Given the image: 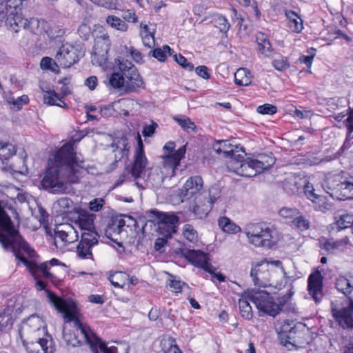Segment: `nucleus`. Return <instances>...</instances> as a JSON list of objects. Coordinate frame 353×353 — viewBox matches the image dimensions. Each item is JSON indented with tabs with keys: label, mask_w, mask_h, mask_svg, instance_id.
<instances>
[{
	"label": "nucleus",
	"mask_w": 353,
	"mask_h": 353,
	"mask_svg": "<svg viewBox=\"0 0 353 353\" xmlns=\"http://www.w3.org/2000/svg\"><path fill=\"white\" fill-rule=\"evenodd\" d=\"M85 169L84 161L77 156L73 144L67 143L55 152L54 162L46 169L41 185L53 194L68 193L70 185L79 183Z\"/></svg>",
	"instance_id": "f257e3e1"
},
{
	"label": "nucleus",
	"mask_w": 353,
	"mask_h": 353,
	"mask_svg": "<svg viewBox=\"0 0 353 353\" xmlns=\"http://www.w3.org/2000/svg\"><path fill=\"white\" fill-rule=\"evenodd\" d=\"M50 303L63 314L65 323H74V330H63V337L67 345L72 347L80 345L83 341L89 345L92 353H117L115 346L108 347L105 341L98 337L85 323L79 318L77 303L71 299H63L55 294L48 292Z\"/></svg>",
	"instance_id": "f03ea898"
},
{
	"label": "nucleus",
	"mask_w": 353,
	"mask_h": 353,
	"mask_svg": "<svg viewBox=\"0 0 353 353\" xmlns=\"http://www.w3.org/2000/svg\"><path fill=\"white\" fill-rule=\"evenodd\" d=\"M110 85L124 93L137 92L143 87V81L135 65L124 58L114 61L113 72L109 79Z\"/></svg>",
	"instance_id": "7ed1b4c3"
},
{
	"label": "nucleus",
	"mask_w": 353,
	"mask_h": 353,
	"mask_svg": "<svg viewBox=\"0 0 353 353\" xmlns=\"http://www.w3.org/2000/svg\"><path fill=\"white\" fill-rule=\"evenodd\" d=\"M292 292L274 298L264 290H251L248 292V298L255 304L260 316L268 315L275 317L282 312L294 310L290 303Z\"/></svg>",
	"instance_id": "20e7f679"
},
{
	"label": "nucleus",
	"mask_w": 353,
	"mask_h": 353,
	"mask_svg": "<svg viewBox=\"0 0 353 353\" xmlns=\"http://www.w3.org/2000/svg\"><path fill=\"white\" fill-rule=\"evenodd\" d=\"M245 234L248 242L256 247L271 248L276 243V230L266 222L252 223L246 225Z\"/></svg>",
	"instance_id": "39448f33"
},
{
	"label": "nucleus",
	"mask_w": 353,
	"mask_h": 353,
	"mask_svg": "<svg viewBox=\"0 0 353 353\" xmlns=\"http://www.w3.org/2000/svg\"><path fill=\"white\" fill-rule=\"evenodd\" d=\"M323 188L332 197L339 200L353 199V176L341 172V174L328 178Z\"/></svg>",
	"instance_id": "423d86ee"
},
{
	"label": "nucleus",
	"mask_w": 353,
	"mask_h": 353,
	"mask_svg": "<svg viewBox=\"0 0 353 353\" xmlns=\"http://www.w3.org/2000/svg\"><path fill=\"white\" fill-rule=\"evenodd\" d=\"M19 331L22 341L39 339V337L50 334L47 331L45 321L36 314L30 316L23 321Z\"/></svg>",
	"instance_id": "0eeeda50"
},
{
	"label": "nucleus",
	"mask_w": 353,
	"mask_h": 353,
	"mask_svg": "<svg viewBox=\"0 0 353 353\" xmlns=\"http://www.w3.org/2000/svg\"><path fill=\"white\" fill-rule=\"evenodd\" d=\"M301 325H296L293 321L285 320L279 328L281 344L288 350H292L303 347L304 342L301 341L303 333L299 330Z\"/></svg>",
	"instance_id": "6e6552de"
},
{
	"label": "nucleus",
	"mask_w": 353,
	"mask_h": 353,
	"mask_svg": "<svg viewBox=\"0 0 353 353\" xmlns=\"http://www.w3.org/2000/svg\"><path fill=\"white\" fill-rule=\"evenodd\" d=\"M220 195L221 190L218 187H211L208 192H203L195 197L194 204L191 207V211L199 219L205 217Z\"/></svg>",
	"instance_id": "1a4fd4ad"
},
{
	"label": "nucleus",
	"mask_w": 353,
	"mask_h": 353,
	"mask_svg": "<svg viewBox=\"0 0 353 353\" xmlns=\"http://www.w3.org/2000/svg\"><path fill=\"white\" fill-rule=\"evenodd\" d=\"M73 213H70L69 219L74 223L76 227L81 230V234L93 233L99 234L94 225L96 215L88 212L81 208H74Z\"/></svg>",
	"instance_id": "9d476101"
},
{
	"label": "nucleus",
	"mask_w": 353,
	"mask_h": 353,
	"mask_svg": "<svg viewBox=\"0 0 353 353\" xmlns=\"http://www.w3.org/2000/svg\"><path fill=\"white\" fill-rule=\"evenodd\" d=\"M138 145L136 148L134 161L129 172L134 179H145L148 160L144 152V146L139 134L137 135Z\"/></svg>",
	"instance_id": "9b49d317"
},
{
	"label": "nucleus",
	"mask_w": 353,
	"mask_h": 353,
	"mask_svg": "<svg viewBox=\"0 0 353 353\" xmlns=\"http://www.w3.org/2000/svg\"><path fill=\"white\" fill-rule=\"evenodd\" d=\"M6 23L9 29L15 33L19 32L21 28L36 33L34 28L39 25V21L34 19L28 20L23 18L21 12L9 11Z\"/></svg>",
	"instance_id": "f8f14e48"
},
{
	"label": "nucleus",
	"mask_w": 353,
	"mask_h": 353,
	"mask_svg": "<svg viewBox=\"0 0 353 353\" xmlns=\"http://www.w3.org/2000/svg\"><path fill=\"white\" fill-rule=\"evenodd\" d=\"M22 343L28 353H54L55 351V345L50 334L39 337V339Z\"/></svg>",
	"instance_id": "ddd939ff"
},
{
	"label": "nucleus",
	"mask_w": 353,
	"mask_h": 353,
	"mask_svg": "<svg viewBox=\"0 0 353 353\" xmlns=\"http://www.w3.org/2000/svg\"><path fill=\"white\" fill-rule=\"evenodd\" d=\"M250 276L255 285L266 287L272 285V277L270 263L268 261H261L252 268Z\"/></svg>",
	"instance_id": "4468645a"
},
{
	"label": "nucleus",
	"mask_w": 353,
	"mask_h": 353,
	"mask_svg": "<svg viewBox=\"0 0 353 353\" xmlns=\"http://www.w3.org/2000/svg\"><path fill=\"white\" fill-rule=\"evenodd\" d=\"M79 52L77 48L65 43L56 54V60L63 68H70L79 60Z\"/></svg>",
	"instance_id": "2eb2a0df"
},
{
	"label": "nucleus",
	"mask_w": 353,
	"mask_h": 353,
	"mask_svg": "<svg viewBox=\"0 0 353 353\" xmlns=\"http://www.w3.org/2000/svg\"><path fill=\"white\" fill-rule=\"evenodd\" d=\"M99 234H81V239L77 247V254L81 259H93L91 249L99 243Z\"/></svg>",
	"instance_id": "dca6fc26"
},
{
	"label": "nucleus",
	"mask_w": 353,
	"mask_h": 353,
	"mask_svg": "<svg viewBox=\"0 0 353 353\" xmlns=\"http://www.w3.org/2000/svg\"><path fill=\"white\" fill-rule=\"evenodd\" d=\"M203 187V181L200 176L190 177L179 190V196L181 201H187L194 196H196L201 194Z\"/></svg>",
	"instance_id": "f3484780"
},
{
	"label": "nucleus",
	"mask_w": 353,
	"mask_h": 353,
	"mask_svg": "<svg viewBox=\"0 0 353 353\" xmlns=\"http://www.w3.org/2000/svg\"><path fill=\"white\" fill-rule=\"evenodd\" d=\"M182 254L188 261L195 266L200 267L206 272H211L212 265L210 263V257L208 253H205L201 250L183 249L182 250Z\"/></svg>",
	"instance_id": "a211bd4d"
},
{
	"label": "nucleus",
	"mask_w": 353,
	"mask_h": 353,
	"mask_svg": "<svg viewBox=\"0 0 353 353\" xmlns=\"http://www.w3.org/2000/svg\"><path fill=\"white\" fill-rule=\"evenodd\" d=\"M323 276L321 272L316 270L309 275L307 279V291L315 303H319L323 296Z\"/></svg>",
	"instance_id": "6ab92c4d"
},
{
	"label": "nucleus",
	"mask_w": 353,
	"mask_h": 353,
	"mask_svg": "<svg viewBox=\"0 0 353 353\" xmlns=\"http://www.w3.org/2000/svg\"><path fill=\"white\" fill-rule=\"evenodd\" d=\"M333 317L343 328H353V300L349 299L346 307L341 309L332 308Z\"/></svg>",
	"instance_id": "aec40b11"
},
{
	"label": "nucleus",
	"mask_w": 353,
	"mask_h": 353,
	"mask_svg": "<svg viewBox=\"0 0 353 353\" xmlns=\"http://www.w3.org/2000/svg\"><path fill=\"white\" fill-rule=\"evenodd\" d=\"M55 239H54V245L58 248L57 240L59 239L63 243V245L70 243L77 240L79 234L74 227L70 224L63 223L57 225L54 228Z\"/></svg>",
	"instance_id": "412c9836"
},
{
	"label": "nucleus",
	"mask_w": 353,
	"mask_h": 353,
	"mask_svg": "<svg viewBox=\"0 0 353 353\" xmlns=\"http://www.w3.org/2000/svg\"><path fill=\"white\" fill-rule=\"evenodd\" d=\"M174 148L175 143L172 141L166 143L163 146L165 152L164 163L170 164V167L176 168L179 165L180 161L184 157L186 146L184 145L176 151H174Z\"/></svg>",
	"instance_id": "4be33fe9"
},
{
	"label": "nucleus",
	"mask_w": 353,
	"mask_h": 353,
	"mask_svg": "<svg viewBox=\"0 0 353 353\" xmlns=\"http://www.w3.org/2000/svg\"><path fill=\"white\" fill-rule=\"evenodd\" d=\"M110 40L107 34H103L96 39V42L94 46V54L92 57V61L99 57V61L97 63L100 65L105 63L107 60V54L110 48Z\"/></svg>",
	"instance_id": "5701e85b"
},
{
	"label": "nucleus",
	"mask_w": 353,
	"mask_h": 353,
	"mask_svg": "<svg viewBox=\"0 0 353 353\" xmlns=\"http://www.w3.org/2000/svg\"><path fill=\"white\" fill-rule=\"evenodd\" d=\"M334 285L337 291L345 295L349 300L351 299L349 296L353 292V275L351 274L339 275L335 279Z\"/></svg>",
	"instance_id": "b1692460"
},
{
	"label": "nucleus",
	"mask_w": 353,
	"mask_h": 353,
	"mask_svg": "<svg viewBox=\"0 0 353 353\" xmlns=\"http://www.w3.org/2000/svg\"><path fill=\"white\" fill-rule=\"evenodd\" d=\"M304 183V179L295 174H290L283 181L284 191L290 195L299 194Z\"/></svg>",
	"instance_id": "393cba45"
},
{
	"label": "nucleus",
	"mask_w": 353,
	"mask_h": 353,
	"mask_svg": "<svg viewBox=\"0 0 353 353\" xmlns=\"http://www.w3.org/2000/svg\"><path fill=\"white\" fill-rule=\"evenodd\" d=\"M335 222L334 225H330L332 230L334 225L337 231L352 228L353 225V215L343 211H338L334 215Z\"/></svg>",
	"instance_id": "a878e982"
},
{
	"label": "nucleus",
	"mask_w": 353,
	"mask_h": 353,
	"mask_svg": "<svg viewBox=\"0 0 353 353\" xmlns=\"http://www.w3.org/2000/svg\"><path fill=\"white\" fill-rule=\"evenodd\" d=\"M304 193L307 198L311 200L313 203H316L315 209L317 210L322 211L324 208L322 206V202L324 203V197L320 196L314 192V188L312 184L309 182L306 183V180L304 179V183L303 187Z\"/></svg>",
	"instance_id": "bb28decb"
},
{
	"label": "nucleus",
	"mask_w": 353,
	"mask_h": 353,
	"mask_svg": "<svg viewBox=\"0 0 353 353\" xmlns=\"http://www.w3.org/2000/svg\"><path fill=\"white\" fill-rule=\"evenodd\" d=\"M259 51L266 57H271L274 54V49L268 38V36L262 32H259L256 36Z\"/></svg>",
	"instance_id": "cd10ccee"
},
{
	"label": "nucleus",
	"mask_w": 353,
	"mask_h": 353,
	"mask_svg": "<svg viewBox=\"0 0 353 353\" xmlns=\"http://www.w3.org/2000/svg\"><path fill=\"white\" fill-rule=\"evenodd\" d=\"M143 179L146 186L157 188L162 184L163 176L159 168H152L148 171L147 176L145 175V179Z\"/></svg>",
	"instance_id": "c85d7f7f"
},
{
	"label": "nucleus",
	"mask_w": 353,
	"mask_h": 353,
	"mask_svg": "<svg viewBox=\"0 0 353 353\" xmlns=\"http://www.w3.org/2000/svg\"><path fill=\"white\" fill-rule=\"evenodd\" d=\"M288 20V26L294 32H300L303 28V21L301 17L294 11L288 10L285 12Z\"/></svg>",
	"instance_id": "c756f323"
},
{
	"label": "nucleus",
	"mask_w": 353,
	"mask_h": 353,
	"mask_svg": "<svg viewBox=\"0 0 353 353\" xmlns=\"http://www.w3.org/2000/svg\"><path fill=\"white\" fill-rule=\"evenodd\" d=\"M151 213H152L155 219L154 221L157 223H165V225H169L172 226H176L179 222V218L175 214H170L168 213L160 212L157 210H152Z\"/></svg>",
	"instance_id": "7c9ffc66"
},
{
	"label": "nucleus",
	"mask_w": 353,
	"mask_h": 353,
	"mask_svg": "<svg viewBox=\"0 0 353 353\" xmlns=\"http://www.w3.org/2000/svg\"><path fill=\"white\" fill-rule=\"evenodd\" d=\"M248 299H249L248 292L242 294L239 300V305L241 316L246 320H250L252 319L253 312Z\"/></svg>",
	"instance_id": "2f4dec72"
},
{
	"label": "nucleus",
	"mask_w": 353,
	"mask_h": 353,
	"mask_svg": "<svg viewBox=\"0 0 353 353\" xmlns=\"http://www.w3.org/2000/svg\"><path fill=\"white\" fill-rule=\"evenodd\" d=\"M40 88L41 89L43 93V102L50 105H57L59 107H62V105L58 103L57 101L62 102L65 105V103L63 101V97H60L58 93H57L54 90H45L42 85H40Z\"/></svg>",
	"instance_id": "473e14b6"
},
{
	"label": "nucleus",
	"mask_w": 353,
	"mask_h": 353,
	"mask_svg": "<svg viewBox=\"0 0 353 353\" xmlns=\"http://www.w3.org/2000/svg\"><path fill=\"white\" fill-rule=\"evenodd\" d=\"M219 228L228 234H237L241 232V228L232 222L226 216L220 217L218 220Z\"/></svg>",
	"instance_id": "72a5a7b5"
},
{
	"label": "nucleus",
	"mask_w": 353,
	"mask_h": 353,
	"mask_svg": "<svg viewBox=\"0 0 353 353\" xmlns=\"http://www.w3.org/2000/svg\"><path fill=\"white\" fill-rule=\"evenodd\" d=\"M235 83L241 86H247L252 83L250 72L247 68H239L234 74Z\"/></svg>",
	"instance_id": "f704fd0d"
},
{
	"label": "nucleus",
	"mask_w": 353,
	"mask_h": 353,
	"mask_svg": "<svg viewBox=\"0 0 353 353\" xmlns=\"http://www.w3.org/2000/svg\"><path fill=\"white\" fill-rule=\"evenodd\" d=\"M140 36L141 37L143 45L148 48H152L154 46V33L149 31L148 25L141 23Z\"/></svg>",
	"instance_id": "c9c22d12"
},
{
	"label": "nucleus",
	"mask_w": 353,
	"mask_h": 353,
	"mask_svg": "<svg viewBox=\"0 0 353 353\" xmlns=\"http://www.w3.org/2000/svg\"><path fill=\"white\" fill-rule=\"evenodd\" d=\"M211 22L223 33H227L230 28V23L228 19L220 14L212 15Z\"/></svg>",
	"instance_id": "e433bc0d"
},
{
	"label": "nucleus",
	"mask_w": 353,
	"mask_h": 353,
	"mask_svg": "<svg viewBox=\"0 0 353 353\" xmlns=\"http://www.w3.org/2000/svg\"><path fill=\"white\" fill-rule=\"evenodd\" d=\"M161 344L164 353H183L177 345L175 339L172 336L164 338Z\"/></svg>",
	"instance_id": "4c0bfd02"
},
{
	"label": "nucleus",
	"mask_w": 353,
	"mask_h": 353,
	"mask_svg": "<svg viewBox=\"0 0 353 353\" xmlns=\"http://www.w3.org/2000/svg\"><path fill=\"white\" fill-rule=\"evenodd\" d=\"M58 207L59 208V212L61 214H64L66 212H69L68 218L70 216L71 210L73 209V201L68 198L63 197L57 201V202L54 205V208Z\"/></svg>",
	"instance_id": "58836bf2"
},
{
	"label": "nucleus",
	"mask_w": 353,
	"mask_h": 353,
	"mask_svg": "<svg viewBox=\"0 0 353 353\" xmlns=\"http://www.w3.org/2000/svg\"><path fill=\"white\" fill-rule=\"evenodd\" d=\"M15 146L11 143L0 142V159L3 163L4 160H7L12 156L15 154Z\"/></svg>",
	"instance_id": "ea45409f"
},
{
	"label": "nucleus",
	"mask_w": 353,
	"mask_h": 353,
	"mask_svg": "<svg viewBox=\"0 0 353 353\" xmlns=\"http://www.w3.org/2000/svg\"><path fill=\"white\" fill-rule=\"evenodd\" d=\"M106 22L111 27L120 31H126L128 29V25L120 18L114 15L107 17Z\"/></svg>",
	"instance_id": "a19ab883"
},
{
	"label": "nucleus",
	"mask_w": 353,
	"mask_h": 353,
	"mask_svg": "<svg viewBox=\"0 0 353 353\" xmlns=\"http://www.w3.org/2000/svg\"><path fill=\"white\" fill-rule=\"evenodd\" d=\"M237 174L245 177H252L256 176V172L252 168L250 163V158L245 159V161L238 168Z\"/></svg>",
	"instance_id": "79ce46f5"
},
{
	"label": "nucleus",
	"mask_w": 353,
	"mask_h": 353,
	"mask_svg": "<svg viewBox=\"0 0 353 353\" xmlns=\"http://www.w3.org/2000/svg\"><path fill=\"white\" fill-rule=\"evenodd\" d=\"M170 279L168 281V285L172 289V291L175 293H179L182 291L183 287L188 288V285L179 279H176L175 276L170 274Z\"/></svg>",
	"instance_id": "37998d69"
},
{
	"label": "nucleus",
	"mask_w": 353,
	"mask_h": 353,
	"mask_svg": "<svg viewBox=\"0 0 353 353\" xmlns=\"http://www.w3.org/2000/svg\"><path fill=\"white\" fill-rule=\"evenodd\" d=\"M183 234L184 237L190 242L195 243L198 241V233L190 224H185L183 226Z\"/></svg>",
	"instance_id": "c03bdc74"
},
{
	"label": "nucleus",
	"mask_w": 353,
	"mask_h": 353,
	"mask_svg": "<svg viewBox=\"0 0 353 353\" xmlns=\"http://www.w3.org/2000/svg\"><path fill=\"white\" fill-rule=\"evenodd\" d=\"M272 65L275 70L279 71H283L290 66L288 57L283 56H279L274 59L272 62Z\"/></svg>",
	"instance_id": "a18cd8bd"
},
{
	"label": "nucleus",
	"mask_w": 353,
	"mask_h": 353,
	"mask_svg": "<svg viewBox=\"0 0 353 353\" xmlns=\"http://www.w3.org/2000/svg\"><path fill=\"white\" fill-rule=\"evenodd\" d=\"M179 125L188 132H194L196 126L188 117L183 116L180 118H175Z\"/></svg>",
	"instance_id": "49530a36"
},
{
	"label": "nucleus",
	"mask_w": 353,
	"mask_h": 353,
	"mask_svg": "<svg viewBox=\"0 0 353 353\" xmlns=\"http://www.w3.org/2000/svg\"><path fill=\"white\" fill-rule=\"evenodd\" d=\"M159 234L164 236L166 239L172 237V234L176 232V226L165 225V223H157Z\"/></svg>",
	"instance_id": "de8ad7c7"
},
{
	"label": "nucleus",
	"mask_w": 353,
	"mask_h": 353,
	"mask_svg": "<svg viewBox=\"0 0 353 353\" xmlns=\"http://www.w3.org/2000/svg\"><path fill=\"white\" fill-rule=\"evenodd\" d=\"M292 222L293 225L301 231H305L309 229L310 225V221L303 216L298 215Z\"/></svg>",
	"instance_id": "09e8293b"
},
{
	"label": "nucleus",
	"mask_w": 353,
	"mask_h": 353,
	"mask_svg": "<svg viewBox=\"0 0 353 353\" xmlns=\"http://www.w3.org/2000/svg\"><path fill=\"white\" fill-rule=\"evenodd\" d=\"M279 214L285 219H294L299 214V211L295 208L284 207L279 210Z\"/></svg>",
	"instance_id": "8fccbe9b"
},
{
	"label": "nucleus",
	"mask_w": 353,
	"mask_h": 353,
	"mask_svg": "<svg viewBox=\"0 0 353 353\" xmlns=\"http://www.w3.org/2000/svg\"><path fill=\"white\" fill-rule=\"evenodd\" d=\"M173 58L183 68L188 71H192L194 69V65L191 62L188 61L187 59L181 54H173Z\"/></svg>",
	"instance_id": "3c124183"
},
{
	"label": "nucleus",
	"mask_w": 353,
	"mask_h": 353,
	"mask_svg": "<svg viewBox=\"0 0 353 353\" xmlns=\"http://www.w3.org/2000/svg\"><path fill=\"white\" fill-rule=\"evenodd\" d=\"M93 3L109 10H116L118 6V0H90Z\"/></svg>",
	"instance_id": "603ef678"
},
{
	"label": "nucleus",
	"mask_w": 353,
	"mask_h": 353,
	"mask_svg": "<svg viewBox=\"0 0 353 353\" xmlns=\"http://www.w3.org/2000/svg\"><path fill=\"white\" fill-rule=\"evenodd\" d=\"M257 159H259L260 161H263V165L268 170L270 169L275 163V159L271 152L269 154H259L257 156Z\"/></svg>",
	"instance_id": "864d4df0"
},
{
	"label": "nucleus",
	"mask_w": 353,
	"mask_h": 353,
	"mask_svg": "<svg viewBox=\"0 0 353 353\" xmlns=\"http://www.w3.org/2000/svg\"><path fill=\"white\" fill-rule=\"evenodd\" d=\"M257 112L261 114L272 115L277 111V108L272 104L265 103L257 108Z\"/></svg>",
	"instance_id": "5fc2aeb1"
},
{
	"label": "nucleus",
	"mask_w": 353,
	"mask_h": 353,
	"mask_svg": "<svg viewBox=\"0 0 353 353\" xmlns=\"http://www.w3.org/2000/svg\"><path fill=\"white\" fill-rule=\"evenodd\" d=\"M105 204V200L102 198H96L89 203V209L92 212L100 211Z\"/></svg>",
	"instance_id": "6e6d98bb"
},
{
	"label": "nucleus",
	"mask_w": 353,
	"mask_h": 353,
	"mask_svg": "<svg viewBox=\"0 0 353 353\" xmlns=\"http://www.w3.org/2000/svg\"><path fill=\"white\" fill-rule=\"evenodd\" d=\"M250 163L252 165V170L256 172V175L263 172L264 170H268L263 164V161H260L259 159L250 158Z\"/></svg>",
	"instance_id": "4d7b16f0"
},
{
	"label": "nucleus",
	"mask_w": 353,
	"mask_h": 353,
	"mask_svg": "<svg viewBox=\"0 0 353 353\" xmlns=\"http://www.w3.org/2000/svg\"><path fill=\"white\" fill-rule=\"evenodd\" d=\"M236 151H234L233 150H230L228 151H223V152L225 154V157H230V160H235L238 161L245 162V159H244V157L242 154H237L236 152H239L238 149L239 147H236Z\"/></svg>",
	"instance_id": "13d9d810"
},
{
	"label": "nucleus",
	"mask_w": 353,
	"mask_h": 353,
	"mask_svg": "<svg viewBox=\"0 0 353 353\" xmlns=\"http://www.w3.org/2000/svg\"><path fill=\"white\" fill-rule=\"evenodd\" d=\"M52 65L57 66L54 61L48 57L42 58L40 63V65L42 69H48L54 71V69L52 68Z\"/></svg>",
	"instance_id": "bf43d9fd"
},
{
	"label": "nucleus",
	"mask_w": 353,
	"mask_h": 353,
	"mask_svg": "<svg viewBox=\"0 0 353 353\" xmlns=\"http://www.w3.org/2000/svg\"><path fill=\"white\" fill-rule=\"evenodd\" d=\"M347 118L345 120V125L347 128V132H353V108H349L347 113Z\"/></svg>",
	"instance_id": "052dcab7"
},
{
	"label": "nucleus",
	"mask_w": 353,
	"mask_h": 353,
	"mask_svg": "<svg viewBox=\"0 0 353 353\" xmlns=\"http://www.w3.org/2000/svg\"><path fill=\"white\" fill-rule=\"evenodd\" d=\"M149 54H152L153 57L161 62L165 61L167 57L165 52L159 48L150 50Z\"/></svg>",
	"instance_id": "680f3d73"
},
{
	"label": "nucleus",
	"mask_w": 353,
	"mask_h": 353,
	"mask_svg": "<svg viewBox=\"0 0 353 353\" xmlns=\"http://www.w3.org/2000/svg\"><path fill=\"white\" fill-rule=\"evenodd\" d=\"M196 73L204 79H208L210 77V74L208 72V68L205 65H200L196 68Z\"/></svg>",
	"instance_id": "e2e57ef3"
},
{
	"label": "nucleus",
	"mask_w": 353,
	"mask_h": 353,
	"mask_svg": "<svg viewBox=\"0 0 353 353\" xmlns=\"http://www.w3.org/2000/svg\"><path fill=\"white\" fill-rule=\"evenodd\" d=\"M29 98L27 95L23 94L21 97H19L16 99L14 101V106L17 108V110H20L22 108V106L25 104L28 103Z\"/></svg>",
	"instance_id": "0e129e2a"
},
{
	"label": "nucleus",
	"mask_w": 353,
	"mask_h": 353,
	"mask_svg": "<svg viewBox=\"0 0 353 353\" xmlns=\"http://www.w3.org/2000/svg\"><path fill=\"white\" fill-rule=\"evenodd\" d=\"M122 17L128 22L136 23L137 21V17L135 12L130 10H124Z\"/></svg>",
	"instance_id": "69168bd1"
},
{
	"label": "nucleus",
	"mask_w": 353,
	"mask_h": 353,
	"mask_svg": "<svg viewBox=\"0 0 353 353\" xmlns=\"http://www.w3.org/2000/svg\"><path fill=\"white\" fill-rule=\"evenodd\" d=\"M122 272H116L113 275H110L108 277V280L110 281L112 285H114L115 288H122L124 286V283H120L117 280L118 277L120 276H122Z\"/></svg>",
	"instance_id": "338daca9"
},
{
	"label": "nucleus",
	"mask_w": 353,
	"mask_h": 353,
	"mask_svg": "<svg viewBox=\"0 0 353 353\" xmlns=\"http://www.w3.org/2000/svg\"><path fill=\"white\" fill-rule=\"evenodd\" d=\"M167 243L166 238H157L154 243V249L155 250L159 252L160 253L164 252V246Z\"/></svg>",
	"instance_id": "774afa93"
}]
</instances>
